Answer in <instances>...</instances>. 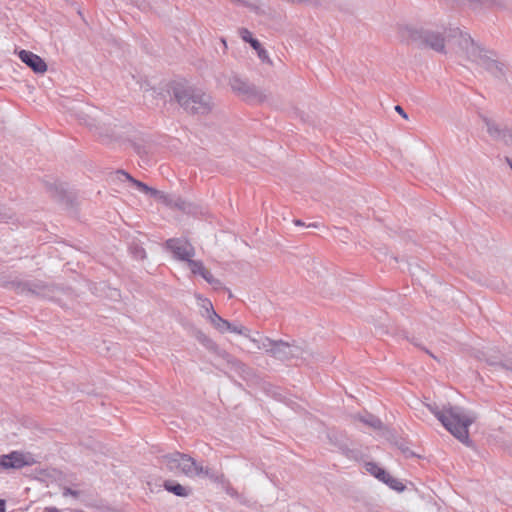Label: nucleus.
<instances>
[{
    "label": "nucleus",
    "instance_id": "f257e3e1",
    "mask_svg": "<svg viewBox=\"0 0 512 512\" xmlns=\"http://www.w3.org/2000/svg\"><path fill=\"white\" fill-rule=\"evenodd\" d=\"M451 48L459 58L476 64L493 77L502 78L505 75V65L497 54L494 51L484 50L470 35L455 31Z\"/></svg>",
    "mask_w": 512,
    "mask_h": 512
},
{
    "label": "nucleus",
    "instance_id": "f03ea898",
    "mask_svg": "<svg viewBox=\"0 0 512 512\" xmlns=\"http://www.w3.org/2000/svg\"><path fill=\"white\" fill-rule=\"evenodd\" d=\"M418 405L419 407L415 409L422 415L424 409L427 408L454 437L463 443L469 442L468 428L475 418L468 415L463 408L450 404L440 408L435 403L424 402H419Z\"/></svg>",
    "mask_w": 512,
    "mask_h": 512
},
{
    "label": "nucleus",
    "instance_id": "7ed1b4c3",
    "mask_svg": "<svg viewBox=\"0 0 512 512\" xmlns=\"http://www.w3.org/2000/svg\"><path fill=\"white\" fill-rule=\"evenodd\" d=\"M456 30L416 29L411 26H399L398 35L401 41L413 43L420 48H428L437 53L446 54V45H453Z\"/></svg>",
    "mask_w": 512,
    "mask_h": 512
},
{
    "label": "nucleus",
    "instance_id": "20e7f679",
    "mask_svg": "<svg viewBox=\"0 0 512 512\" xmlns=\"http://www.w3.org/2000/svg\"><path fill=\"white\" fill-rule=\"evenodd\" d=\"M165 248L173 254L174 259L186 262L192 274L200 275L207 283L212 285L214 289L222 288V282L216 279L212 273L206 269L204 263L200 260L193 259L196 250L189 241L182 238H171L166 241Z\"/></svg>",
    "mask_w": 512,
    "mask_h": 512
},
{
    "label": "nucleus",
    "instance_id": "39448f33",
    "mask_svg": "<svg viewBox=\"0 0 512 512\" xmlns=\"http://www.w3.org/2000/svg\"><path fill=\"white\" fill-rule=\"evenodd\" d=\"M172 93L176 102L187 113L207 114L213 109L211 96L199 88L176 84Z\"/></svg>",
    "mask_w": 512,
    "mask_h": 512
},
{
    "label": "nucleus",
    "instance_id": "423d86ee",
    "mask_svg": "<svg viewBox=\"0 0 512 512\" xmlns=\"http://www.w3.org/2000/svg\"><path fill=\"white\" fill-rule=\"evenodd\" d=\"M162 463L165 464L167 469L171 472L175 474L181 473L190 478L208 475V469L197 463L195 459L189 455L180 452L164 455L162 457Z\"/></svg>",
    "mask_w": 512,
    "mask_h": 512
},
{
    "label": "nucleus",
    "instance_id": "0eeeda50",
    "mask_svg": "<svg viewBox=\"0 0 512 512\" xmlns=\"http://www.w3.org/2000/svg\"><path fill=\"white\" fill-rule=\"evenodd\" d=\"M18 293L37 296L46 299H54L60 292L59 288L48 285L42 281L21 283L17 286Z\"/></svg>",
    "mask_w": 512,
    "mask_h": 512
},
{
    "label": "nucleus",
    "instance_id": "6e6552de",
    "mask_svg": "<svg viewBox=\"0 0 512 512\" xmlns=\"http://www.w3.org/2000/svg\"><path fill=\"white\" fill-rule=\"evenodd\" d=\"M229 85L233 92L238 94V96L242 97L248 101H263L264 95L261 91H259L255 86L249 84L244 79L240 78L237 75H233L229 79Z\"/></svg>",
    "mask_w": 512,
    "mask_h": 512
},
{
    "label": "nucleus",
    "instance_id": "1a4fd4ad",
    "mask_svg": "<svg viewBox=\"0 0 512 512\" xmlns=\"http://www.w3.org/2000/svg\"><path fill=\"white\" fill-rule=\"evenodd\" d=\"M36 463L33 456L29 453L20 451H12L9 454L0 456V468L8 469H21L25 466H32Z\"/></svg>",
    "mask_w": 512,
    "mask_h": 512
},
{
    "label": "nucleus",
    "instance_id": "9d476101",
    "mask_svg": "<svg viewBox=\"0 0 512 512\" xmlns=\"http://www.w3.org/2000/svg\"><path fill=\"white\" fill-rule=\"evenodd\" d=\"M483 123L489 136L497 142H502L507 146L508 142L512 141V130L506 125L497 122L496 120L483 117Z\"/></svg>",
    "mask_w": 512,
    "mask_h": 512
},
{
    "label": "nucleus",
    "instance_id": "9b49d317",
    "mask_svg": "<svg viewBox=\"0 0 512 512\" xmlns=\"http://www.w3.org/2000/svg\"><path fill=\"white\" fill-rule=\"evenodd\" d=\"M80 121L100 136H104V126L108 119L101 111L96 108H88L79 116Z\"/></svg>",
    "mask_w": 512,
    "mask_h": 512
},
{
    "label": "nucleus",
    "instance_id": "f8f14e48",
    "mask_svg": "<svg viewBox=\"0 0 512 512\" xmlns=\"http://www.w3.org/2000/svg\"><path fill=\"white\" fill-rule=\"evenodd\" d=\"M195 338L199 343H201L207 350L216 354L217 356L223 358L228 363H234L235 360L233 357L225 350L221 349L215 341H213L210 337H208L202 331H197L195 333Z\"/></svg>",
    "mask_w": 512,
    "mask_h": 512
},
{
    "label": "nucleus",
    "instance_id": "ddd939ff",
    "mask_svg": "<svg viewBox=\"0 0 512 512\" xmlns=\"http://www.w3.org/2000/svg\"><path fill=\"white\" fill-rule=\"evenodd\" d=\"M18 55L21 61L30 67L35 73L43 74L47 71V64L45 61L33 52L21 50Z\"/></svg>",
    "mask_w": 512,
    "mask_h": 512
},
{
    "label": "nucleus",
    "instance_id": "4468645a",
    "mask_svg": "<svg viewBox=\"0 0 512 512\" xmlns=\"http://www.w3.org/2000/svg\"><path fill=\"white\" fill-rule=\"evenodd\" d=\"M271 349L267 353L280 360L291 359V353L289 352V343L282 340L272 341Z\"/></svg>",
    "mask_w": 512,
    "mask_h": 512
},
{
    "label": "nucleus",
    "instance_id": "2eb2a0df",
    "mask_svg": "<svg viewBox=\"0 0 512 512\" xmlns=\"http://www.w3.org/2000/svg\"><path fill=\"white\" fill-rule=\"evenodd\" d=\"M116 176L119 180H122V178H124L125 180H128L130 181L134 186H136V188L138 190H140L141 192L145 193V194H151V191H152V187H149L148 185H146L145 183L139 181V180H136L134 179L131 175H129L128 173H126L125 171L123 170H118L116 172Z\"/></svg>",
    "mask_w": 512,
    "mask_h": 512
},
{
    "label": "nucleus",
    "instance_id": "dca6fc26",
    "mask_svg": "<svg viewBox=\"0 0 512 512\" xmlns=\"http://www.w3.org/2000/svg\"><path fill=\"white\" fill-rule=\"evenodd\" d=\"M289 352L291 353V359L302 358L307 360L310 356H312L311 352L308 350L305 344H297L296 342L289 343Z\"/></svg>",
    "mask_w": 512,
    "mask_h": 512
},
{
    "label": "nucleus",
    "instance_id": "f3484780",
    "mask_svg": "<svg viewBox=\"0 0 512 512\" xmlns=\"http://www.w3.org/2000/svg\"><path fill=\"white\" fill-rule=\"evenodd\" d=\"M207 320L220 333L226 332L227 331V327H229V321L221 318L215 311H212V314L209 315Z\"/></svg>",
    "mask_w": 512,
    "mask_h": 512
},
{
    "label": "nucleus",
    "instance_id": "a211bd4d",
    "mask_svg": "<svg viewBox=\"0 0 512 512\" xmlns=\"http://www.w3.org/2000/svg\"><path fill=\"white\" fill-rule=\"evenodd\" d=\"M356 419H358L363 424H365L375 430L382 429V426H383L380 419L371 414H366L364 416L359 415L356 417Z\"/></svg>",
    "mask_w": 512,
    "mask_h": 512
},
{
    "label": "nucleus",
    "instance_id": "6ab92c4d",
    "mask_svg": "<svg viewBox=\"0 0 512 512\" xmlns=\"http://www.w3.org/2000/svg\"><path fill=\"white\" fill-rule=\"evenodd\" d=\"M380 481L387 484L391 489L398 492H402L405 489L404 484L398 479L392 477L388 472H386V476L382 477Z\"/></svg>",
    "mask_w": 512,
    "mask_h": 512
},
{
    "label": "nucleus",
    "instance_id": "aec40b11",
    "mask_svg": "<svg viewBox=\"0 0 512 512\" xmlns=\"http://www.w3.org/2000/svg\"><path fill=\"white\" fill-rule=\"evenodd\" d=\"M256 335L258 336V339L253 340L254 348L257 350H265L268 352L269 349H271L272 341L270 338L262 336L259 332H256Z\"/></svg>",
    "mask_w": 512,
    "mask_h": 512
},
{
    "label": "nucleus",
    "instance_id": "412c9836",
    "mask_svg": "<svg viewBox=\"0 0 512 512\" xmlns=\"http://www.w3.org/2000/svg\"><path fill=\"white\" fill-rule=\"evenodd\" d=\"M164 486L167 491L172 492L177 496L185 497L189 494L188 489L178 483L166 482Z\"/></svg>",
    "mask_w": 512,
    "mask_h": 512
},
{
    "label": "nucleus",
    "instance_id": "4be33fe9",
    "mask_svg": "<svg viewBox=\"0 0 512 512\" xmlns=\"http://www.w3.org/2000/svg\"><path fill=\"white\" fill-rule=\"evenodd\" d=\"M197 299L200 307L202 308L201 315L207 319L209 315L212 314V311H215L213 305L209 299L203 298L200 295L197 296Z\"/></svg>",
    "mask_w": 512,
    "mask_h": 512
},
{
    "label": "nucleus",
    "instance_id": "5701e85b",
    "mask_svg": "<svg viewBox=\"0 0 512 512\" xmlns=\"http://www.w3.org/2000/svg\"><path fill=\"white\" fill-rule=\"evenodd\" d=\"M365 468L367 472H369L371 475H373L379 480H381L382 477L386 476V471L379 467L376 463L367 462L365 464Z\"/></svg>",
    "mask_w": 512,
    "mask_h": 512
},
{
    "label": "nucleus",
    "instance_id": "b1692460",
    "mask_svg": "<svg viewBox=\"0 0 512 512\" xmlns=\"http://www.w3.org/2000/svg\"><path fill=\"white\" fill-rule=\"evenodd\" d=\"M240 36L241 38L245 41V42H248L250 43V45L253 47V49H258L260 48V43L257 39L253 38L252 37V33L246 29V28H241L240 31Z\"/></svg>",
    "mask_w": 512,
    "mask_h": 512
},
{
    "label": "nucleus",
    "instance_id": "393cba45",
    "mask_svg": "<svg viewBox=\"0 0 512 512\" xmlns=\"http://www.w3.org/2000/svg\"><path fill=\"white\" fill-rule=\"evenodd\" d=\"M150 196L167 205H170L172 203V200L168 194L155 188L152 189Z\"/></svg>",
    "mask_w": 512,
    "mask_h": 512
},
{
    "label": "nucleus",
    "instance_id": "a878e982",
    "mask_svg": "<svg viewBox=\"0 0 512 512\" xmlns=\"http://www.w3.org/2000/svg\"><path fill=\"white\" fill-rule=\"evenodd\" d=\"M227 331L232 333H237L239 335H248V328L241 324H233L229 322V327H227Z\"/></svg>",
    "mask_w": 512,
    "mask_h": 512
},
{
    "label": "nucleus",
    "instance_id": "bb28decb",
    "mask_svg": "<svg viewBox=\"0 0 512 512\" xmlns=\"http://www.w3.org/2000/svg\"><path fill=\"white\" fill-rule=\"evenodd\" d=\"M490 364L491 365H499L506 370L512 371V356H506L503 359V361H501L499 363L491 361Z\"/></svg>",
    "mask_w": 512,
    "mask_h": 512
},
{
    "label": "nucleus",
    "instance_id": "cd10ccee",
    "mask_svg": "<svg viewBox=\"0 0 512 512\" xmlns=\"http://www.w3.org/2000/svg\"><path fill=\"white\" fill-rule=\"evenodd\" d=\"M258 53V56L259 58L262 60V61H269V56H268V53L265 49H263L261 46L260 48L258 49H255Z\"/></svg>",
    "mask_w": 512,
    "mask_h": 512
},
{
    "label": "nucleus",
    "instance_id": "c85d7f7f",
    "mask_svg": "<svg viewBox=\"0 0 512 512\" xmlns=\"http://www.w3.org/2000/svg\"><path fill=\"white\" fill-rule=\"evenodd\" d=\"M134 254L139 259H144L146 257V252L141 247H136L135 250H134Z\"/></svg>",
    "mask_w": 512,
    "mask_h": 512
},
{
    "label": "nucleus",
    "instance_id": "c756f323",
    "mask_svg": "<svg viewBox=\"0 0 512 512\" xmlns=\"http://www.w3.org/2000/svg\"><path fill=\"white\" fill-rule=\"evenodd\" d=\"M395 111L399 113L403 118L407 119L408 115L405 113L403 108L400 105L395 106Z\"/></svg>",
    "mask_w": 512,
    "mask_h": 512
},
{
    "label": "nucleus",
    "instance_id": "7c9ffc66",
    "mask_svg": "<svg viewBox=\"0 0 512 512\" xmlns=\"http://www.w3.org/2000/svg\"><path fill=\"white\" fill-rule=\"evenodd\" d=\"M244 337L248 338L250 340V342H253L254 339H258L256 332L251 333V331L249 329H248V335H244Z\"/></svg>",
    "mask_w": 512,
    "mask_h": 512
},
{
    "label": "nucleus",
    "instance_id": "2f4dec72",
    "mask_svg": "<svg viewBox=\"0 0 512 512\" xmlns=\"http://www.w3.org/2000/svg\"><path fill=\"white\" fill-rule=\"evenodd\" d=\"M10 218L11 216L8 213L0 211V222H5Z\"/></svg>",
    "mask_w": 512,
    "mask_h": 512
},
{
    "label": "nucleus",
    "instance_id": "473e14b6",
    "mask_svg": "<svg viewBox=\"0 0 512 512\" xmlns=\"http://www.w3.org/2000/svg\"><path fill=\"white\" fill-rule=\"evenodd\" d=\"M43 512H59V511L55 507H47V508L44 509Z\"/></svg>",
    "mask_w": 512,
    "mask_h": 512
},
{
    "label": "nucleus",
    "instance_id": "72a5a7b5",
    "mask_svg": "<svg viewBox=\"0 0 512 512\" xmlns=\"http://www.w3.org/2000/svg\"><path fill=\"white\" fill-rule=\"evenodd\" d=\"M0 512H5V501L0 499Z\"/></svg>",
    "mask_w": 512,
    "mask_h": 512
},
{
    "label": "nucleus",
    "instance_id": "f704fd0d",
    "mask_svg": "<svg viewBox=\"0 0 512 512\" xmlns=\"http://www.w3.org/2000/svg\"><path fill=\"white\" fill-rule=\"evenodd\" d=\"M506 160H507V162H508V164H509L510 168L512 169V160H511V159H509V158H507Z\"/></svg>",
    "mask_w": 512,
    "mask_h": 512
},
{
    "label": "nucleus",
    "instance_id": "c9c22d12",
    "mask_svg": "<svg viewBox=\"0 0 512 512\" xmlns=\"http://www.w3.org/2000/svg\"><path fill=\"white\" fill-rule=\"evenodd\" d=\"M295 224H296V225H303V223H302L300 220H296V221H295Z\"/></svg>",
    "mask_w": 512,
    "mask_h": 512
},
{
    "label": "nucleus",
    "instance_id": "e433bc0d",
    "mask_svg": "<svg viewBox=\"0 0 512 512\" xmlns=\"http://www.w3.org/2000/svg\"><path fill=\"white\" fill-rule=\"evenodd\" d=\"M508 147H510L512 149V141L511 142H508L507 144Z\"/></svg>",
    "mask_w": 512,
    "mask_h": 512
},
{
    "label": "nucleus",
    "instance_id": "4c0bfd02",
    "mask_svg": "<svg viewBox=\"0 0 512 512\" xmlns=\"http://www.w3.org/2000/svg\"><path fill=\"white\" fill-rule=\"evenodd\" d=\"M67 492H69L71 494H75L74 492L71 491V489H68Z\"/></svg>",
    "mask_w": 512,
    "mask_h": 512
},
{
    "label": "nucleus",
    "instance_id": "58836bf2",
    "mask_svg": "<svg viewBox=\"0 0 512 512\" xmlns=\"http://www.w3.org/2000/svg\"><path fill=\"white\" fill-rule=\"evenodd\" d=\"M74 512H84V511H82V510H75Z\"/></svg>",
    "mask_w": 512,
    "mask_h": 512
}]
</instances>
